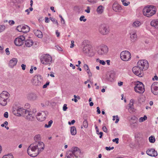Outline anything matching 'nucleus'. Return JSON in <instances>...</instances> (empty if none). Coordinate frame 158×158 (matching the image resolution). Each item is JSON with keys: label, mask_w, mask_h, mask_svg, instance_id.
Instances as JSON below:
<instances>
[{"label": "nucleus", "mask_w": 158, "mask_h": 158, "mask_svg": "<svg viewBox=\"0 0 158 158\" xmlns=\"http://www.w3.org/2000/svg\"><path fill=\"white\" fill-rule=\"evenodd\" d=\"M108 51V48L107 46L104 44L101 45L98 52L99 55H103L106 54Z\"/></svg>", "instance_id": "obj_9"}, {"label": "nucleus", "mask_w": 158, "mask_h": 158, "mask_svg": "<svg viewBox=\"0 0 158 158\" xmlns=\"http://www.w3.org/2000/svg\"><path fill=\"white\" fill-rule=\"evenodd\" d=\"M147 155L151 156L156 157L157 156V153L154 148H149L146 151Z\"/></svg>", "instance_id": "obj_16"}, {"label": "nucleus", "mask_w": 158, "mask_h": 158, "mask_svg": "<svg viewBox=\"0 0 158 158\" xmlns=\"http://www.w3.org/2000/svg\"><path fill=\"white\" fill-rule=\"evenodd\" d=\"M135 91L137 93L142 94L145 91L143 84L141 82L138 81L134 87Z\"/></svg>", "instance_id": "obj_7"}, {"label": "nucleus", "mask_w": 158, "mask_h": 158, "mask_svg": "<svg viewBox=\"0 0 158 158\" xmlns=\"http://www.w3.org/2000/svg\"><path fill=\"white\" fill-rule=\"evenodd\" d=\"M83 50L85 53L88 54L92 51L91 47L89 45H86L85 46L83 49Z\"/></svg>", "instance_id": "obj_19"}, {"label": "nucleus", "mask_w": 158, "mask_h": 158, "mask_svg": "<svg viewBox=\"0 0 158 158\" xmlns=\"http://www.w3.org/2000/svg\"><path fill=\"white\" fill-rule=\"evenodd\" d=\"M116 118V120L115 121V123H117L118 121H119V118H118V115H116V116H113V121H114L115 120V118Z\"/></svg>", "instance_id": "obj_36"}, {"label": "nucleus", "mask_w": 158, "mask_h": 158, "mask_svg": "<svg viewBox=\"0 0 158 158\" xmlns=\"http://www.w3.org/2000/svg\"><path fill=\"white\" fill-rule=\"evenodd\" d=\"M27 98L31 100L34 101L37 99L38 96L35 93H31L28 94Z\"/></svg>", "instance_id": "obj_18"}, {"label": "nucleus", "mask_w": 158, "mask_h": 158, "mask_svg": "<svg viewBox=\"0 0 158 158\" xmlns=\"http://www.w3.org/2000/svg\"><path fill=\"white\" fill-rule=\"evenodd\" d=\"M5 52L6 53V55H8L10 54V52L9 51V49L8 48H6L5 50Z\"/></svg>", "instance_id": "obj_52"}, {"label": "nucleus", "mask_w": 158, "mask_h": 158, "mask_svg": "<svg viewBox=\"0 0 158 158\" xmlns=\"http://www.w3.org/2000/svg\"><path fill=\"white\" fill-rule=\"evenodd\" d=\"M9 23L10 25H12L14 24L15 22L13 20H10L9 21Z\"/></svg>", "instance_id": "obj_54"}, {"label": "nucleus", "mask_w": 158, "mask_h": 158, "mask_svg": "<svg viewBox=\"0 0 158 158\" xmlns=\"http://www.w3.org/2000/svg\"><path fill=\"white\" fill-rule=\"evenodd\" d=\"M25 115L26 119L29 121H32L35 117V114L31 111L28 110Z\"/></svg>", "instance_id": "obj_14"}, {"label": "nucleus", "mask_w": 158, "mask_h": 158, "mask_svg": "<svg viewBox=\"0 0 158 158\" xmlns=\"http://www.w3.org/2000/svg\"><path fill=\"white\" fill-rule=\"evenodd\" d=\"M36 116L38 120L40 121H42L45 119L46 114L44 112H42L41 113H38Z\"/></svg>", "instance_id": "obj_17"}, {"label": "nucleus", "mask_w": 158, "mask_h": 158, "mask_svg": "<svg viewBox=\"0 0 158 158\" xmlns=\"http://www.w3.org/2000/svg\"><path fill=\"white\" fill-rule=\"evenodd\" d=\"M102 130L104 132H107V129L106 126H104L103 127Z\"/></svg>", "instance_id": "obj_53"}, {"label": "nucleus", "mask_w": 158, "mask_h": 158, "mask_svg": "<svg viewBox=\"0 0 158 158\" xmlns=\"http://www.w3.org/2000/svg\"><path fill=\"white\" fill-rule=\"evenodd\" d=\"M2 158H13V156L12 154H9L4 155Z\"/></svg>", "instance_id": "obj_38"}, {"label": "nucleus", "mask_w": 158, "mask_h": 158, "mask_svg": "<svg viewBox=\"0 0 158 158\" xmlns=\"http://www.w3.org/2000/svg\"><path fill=\"white\" fill-rule=\"evenodd\" d=\"M97 62H99L100 64L102 65H105L106 64V62L103 60H100L99 59H97L96 60Z\"/></svg>", "instance_id": "obj_35"}, {"label": "nucleus", "mask_w": 158, "mask_h": 158, "mask_svg": "<svg viewBox=\"0 0 158 158\" xmlns=\"http://www.w3.org/2000/svg\"><path fill=\"white\" fill-rule=\"evenodd\" d=\"M56 48L59 51H62L63 50L62 48L59 46H55Z\"/></svg>", "instance_id": "obj_43"}, {"label": "nucleus", "mask_w": 158, "mask_h": 158, "mask_svg": "<svg viewBox=\"0 0 158 158\" xmlns=\"http://www.w3.org/2000/svg\"><path fill=\"white\" fill-rule=\"evenodd\" d=\"M45 22L46 23H48L49 21V19L48 17H46L45 18Z\"/></svg>", "instance_id": "obj_62"}, {"label": "nucleus", "mask_w": 158, "mask_h": 158, "mask_svg": "<svg viewBox=\"0 0 158 158\" xmlns=\"http://www.w3.org/2000/svg\"><path fill=\"white\" fill-rule=\"evenodd\" d=\"M107 79L108 81H112L114 79V75L112 74H110L109 75V77H107Z\"/></svg>", "instance_id": "obj_34"}, {"label": "nucleus", "mask_w": 158, "mask_h": 158, "mask_svg": "<svg viewBox=\"0 0 158 158\" xmlns=\"http://www.w3.org/2000/svg\"><path fill=\"white\" fill-rule=\"evenodd\" d=\"M75 122V121L74 120H73L71 121V122H69L68 124L69 125H71V124H73Z\"/></svg>", "instance_id": "obj_51"}, {"label": "nucleus", "mask_w": 158, "mask_h": 158, "mask_svg": "<svg viewBox=\"0 0 158 158\" xmlns=\"http://www.w3.org/2000/svg\"><path fill=\"white\" fill-rule=\"evenodd\" d=\"M158 79V77L156 75L155 76H154V77L152 78V80H157Z\"/></svg>", "instance_id": "obj_59"}, {"label": "nucleus", "mask_w": 158, "mask_h": 158, "mask_svg": "<svg viewBox=\"0 0 158 158\" xmlns=\"http://www.w3.org/2000/svg\"><path fill=\"white\" fill-rule=\"evenodd\" d=\"M21 67L22 68V69L23 70H24L25 69L26 66L25 64H22L21 65Z\"/></svg>", "instance_id": "obj_56"}, {"label": "nucleus", "mask_w": 158, "mask_h": 158, "mask_svg": "<svg viewBox=\"0 0 158 158\" xmlns=\"http://www.w3.org/2000/svg\"><path fill=\"white\" fill-rule=\"evenodd\" d=\"M147 117L146 115H144L143 117H141L139 119V122L141 123L143 122L147 119Z\"/></svg>", "instance_id": "obj_31"}, {"label": "nucleus", "mask_w": 158, "mask_h": 158, "mask_svg": "<svg viewBox=\"0 0 158 158\" xmlns=\"http://www.w3.org/2000/svg\"><path fill=\"white\" fill-rule=\"evenodd\" d=\"M67 106V105L66 104H64L63 107V110L64 111H65L67 110L68 108Z\"/></svg>", "instance_id": "obj_46"}, {"label": "nucleus", "mask_w": 158, "mask_h": 158, "mask_svg": "<svg viewBox=\"0 0 158 158\" xmlns=\"http://www.w3.org/2000/svg\"><path fill=\"white\" fill-rule=\"evenodd\" d=\"M17 113L20 115L24 116L26 115V113L28 110L23 109V108L19 107L17 109Z\"/></svg>", "instance_id": "obj_21"}, {"label": "nucleus", "mask_w": 158, "mask_h": 158, "mask_svg": "<svg viewBox=\"0 0 158 158\" xmlns=\"http://www.w3.org/2000/svg\"><path fill=\"white\" fill-rule=\"evenodd\" d=\"M151 90L152 93L155 95H158V82L153 83L151 86Z\"/></svg>", "instance_id": "obj_12"}, {"label": "nucleus", "mask_w": 158, "mask_h": 158, "mask_svg": "<svg viewBox=\"0 0 158 158\" xmlns=\"http://www.w3.org/2000/svg\"><path fill=\"white\" fill-rule=\"evenodd\" d=\"M130 38L132 42L135 41L137 39V36L136 34V31L135 30L131 31L130 33Z\"/></svg>", "instance_id": "obj_20"}, {"label": "nucleus", "mask_w": 158, "mask_h": 158, "mask_svg": "<svg viewBox=\"0 0 158 158\" xmlns=\"http://www.w3.org/2000/svg\"><path fill=\"white\" fill-rule=\"evenodd\" d=\"M79 149L77 148H74L72 149V151H69L67 152L68 154L73 155L74 156H77V152H79Z\"/></svg>", "instance_id": "obj_22"}, {"label": "nucleus", "mask_w": 158, "mask_h": 158, "mask_svg": "<svg viewBox=\"0 0 158 158\" xmlns=\"http://www.w3.org/2000/svg\"><path fill=\"white\" fill-rule=\"evenodd\" d=\"M18 62V60L16 58H13L9 61V65L11 67H13L15 66Z\"/></svg>", "instance_id": "obj_23"}, {"label": "nucleus", "mask_w": 158, "mask_h": 158, "mask_svg": "<svg viewBox=\"0 0 158 158\" xmlns=\"http://www.w3.org/2000/svg\"><path fill=\"white\" fill-rule=\"evenodd\" d=\"M49 82H47L46 83L44 84L43 86V88H46L48 85H49Z\"/></svg>", "instance_id": "obj_49"}, {"label": "nucleus", "mask_w": 158, "mask_h": 158, "mask_svg": "<svg viewBox=\"0 0 158 158\" xmlns=\"http://www.w3.org/2000/svg\"><path fill=\"white\" fill-rule=\"evenodd\" d=\"M70 66L71 67H72V68L73 69H74L75 68V66L72 63H70Z\"/></svg>", "instance_id": "obj_60"}, {"label": "nucleus", "mask_w": 158, "mask_h": 158, "mask_svg": "<svg viewBox=\"0 0 158 158\" xmlns=\"http://www.w3.org/2000/svg\"><path fill=\"white\" fill-rule=\"evenodd\" d=\"M84 18H85V16L83 15H82L80 17V20L81 21H83L84 22H85L86 21V19H84Z\"/></svg>", "instance_id": "obj_41"}, {"label": "nucleus", "mask_w": 158, "mask_h": 158, "mask_svg": "<svg viewBox=\"0 0 158 158\" xmlns=\"http://www.w3.org/2000/svg\"><path fill=\"white\" fill-rule=\"evenodd\" d=\"M118 140L119 139L118 138H116L112 140V141L113 142H115L116 143L118 144Z\"/></svg>", "instance_id": "obj_44"}, {"label": "nucleus", "mask_w": 158, "mask_h": 158, "mask_svg": "<svg viewBox=\"0 0 158 158\" xmlns=\"http://www.w3.org/2000/svg\"><path fill=\"white\" fill-rule=\"evenodd\" d=\"M88 1L90 2L95 3L97 2V0H88Z\"/></svg>", "instance_id": "obj_48"}, {"label": "nucleus", "mask_w": 158, "mask_h": 158, "mask_svg": "<svg viewBox=\"0 0 158 158\" xmlns=\"http://www.w3.org/2000/svg\"><path fill=\"white\" fill-rule=\"evenodd\" d=\"M42 81L41 76L38 75L34 77L33 79V83L35 85H41Z\"/></svg>", "instance_id": "obj_15"}, {"label": "nucleus", "mask_w": 158, "mask_h": 158, "mask_svg": "<svg viewBox=\"0 0 158 158\" xmlns=\"http://www.w3.org/2000/svg\"><path fill=\"white\" fill-rule=\"evenodd\" d=\"M9 97V94L6 91H3L0 94V104L5 106L7 104V100Z\"/></svg>", "instance_id": "obj_6"}, {"label": "nucleus", "mask_w": 158, "mask_h": 158, "mask_svg": "<svg viewBox=\"0 0 158 158\" xmlns=\"http://www.w3.org/2000/svg\"><path fill=\"white\" fill-rule=\"evenodd\" d=\"M25 44L27 47H30L33 45V41L31 39H28L25 41Z\"/></svg>", "instance_id": "obj_27"}, {"label": "nucleus", "mask_w": 158, "mask_h": 158, "mask_svg": "<svg viewBox=\"0 0 158 158\" xmlns=\"http://www.w3.org/2000/svg\"><path fill=\"white\" fill-rule=\"evenodd\" d=\"M51 21L55 24H56L57 25H58V23L57 20L53 18H51Z\"/></svg>", "instance_id": "obj_40"}, {"label": "nucleus", "mask_w": 158, "mask_h": 158, "mask_svg": "<svg viewBox=\"0 0 158 158\" xmlns=\"http://www.w3.org/2000/svg\"><path fill=\"white\" fill-rule=\"evenodd\" d=\"M71 158H78V156H74L73 155H71Z\"/></svg>", "instance_id": "obj_64"}, {"label": "nucleus", "mask_w": 158, "mask_h": 158, "mask_svg": "<svg viewBox=\"0 0 158 158\" xmlns=\"http://www.w3.org/2000/svg\"><path fill=\"white\" fill-rule=\"evenodd\" d=\"M35 142L31 144L28 147L27 152L31 156L35 157L42 151L44 148V144L43 142L39 141L40 140L41 136L39 134L36 135L34 138Z\"/></svg>", "instance_id": "obj_1"}, {"label": "nucleus", "mask_w": 158, "mask_h": 158, "mask_svg": "<svg viewBox=\"0 0 158 158\" xmlns=\"http://www.w3.org/2000/svg\"><path fill=\"white\" fill-rule=\"evenodd\" d=\"M34 33L35 35L40 38H41L43 37V35L42 32L38 30H35L34 31Z\"/></svg>", "instance_id": "obj_26"}, {"label": "nucleus", "mask_w": 158, "mask_h": 158, "mask_svg": "<svg viewBox=\"0 0 158 158\" xmlns=\"http://www.w3.org/2000/svg\"><path fill=\"white\" fill-rule=\"evenodd\" d=\"M103 7L102 6H100L98 7L97 9V11L99 13H102L103 12Z\"/></svg>", "instance_id": "obj_32"}, {"label": "nucleus", "mask_w": 158, "mask_h": 158, "mask_svg": "<svg viewBox=\"0 0 158 158\" xmlns=\"http://www.w3.org/2000/svg\"><path fill=\"white\" fill-rule=\"evenodd\" d=\"M134 101L133 99L130 100V103L127 105V109L130 113L135 112V109L134 107Z\"/></svg>", "instance_id": "obj_13"}, {"label": "nucleus", "mask_w": 158, "mask_h": 158, "mask_svg": "<svg viewBox=\"0 0 158 158\" xmlns=\"http://www.w3.org/2000/svg\"><path fill=\"white\" fill-rule=\"evenodd\" d=\"M112 7L113 10L115 12H119L122 9L120 5L116 4H114Z\"/></svg>", "instance_id": "obj_24"}, {"label": "nucleus", "mask_w": 158, "mask_h": 158, "mask_svg": "<svg viewBox=\"0 0 158 158\" xmlns=\"http://www.w3.org/2000/svg\"><path fill=\"white\" fill-rule=\"evenodd\" d=\"M25 37L23 35H20L18 37L15 39L14 43L17 46L22 45L25 40Z\"/></svg>", "instance_id": "obj_10"}, {"label": "nucleus", "mask_w": 158, "mask_h": 158, "mask_svg": "<svg viewBox=\"0 0 158 158\" xmlns=\"http://www.w3.org/2000/svg\"><path fill=\"white\" fill-rule=\"evenodd\" d=\"M142 24L141 22L138 20L135 21L132 23V26L135 28H137L140 27Z\"/></svg>", "instance_id": "obj_28"}, {"label": "nucleus", "mask_w": 158, "mask_h": 158, "mask_svg": "<svg viewBox=\"0 0 158 158\" xmlns=\"http://www.w3.org/2000/svg\"><path fill=\"white\" fill-rule=\"evenodd\" d=\"M53 123V121L52 120H50V121H49L48 122V124H45V127L48 128L49 127H51L52 123Z\"/></svg>", "instance_id": "obj_37"}, {"label": "nucleus", "mask_w": 158, "mask_h": 158, "mask_svg": "<svg viewBox=\"0 0 158 158\" xmlns=\"http://www.w3.org/2000/svg\"><path fill=\"white\" fill-rule=\"evenodd\" d=\"M5 28V27L4 25L0 26V32L3 31Z\"/></svg>", "instance_id": "obj_42"}, {"label": "nucleus", "mask_w": 158, "mask_h": 158, "mask_svg": "<svg viewBox=\"0 0 158 158\" xmlns=\"http://www.w3.org/2000/svg\"><path fill=\"white\" fill-rule=\"evenodd\" d=\"M148 61L144 60H139L137 63V66L134 67L132 69V71L136 75L142 77L141 72L143 69L146 70L148 67Z\"/></svg>", "instance_id": "obj_2"}, {"label": "nucleus", "mask_w": 158, "mask_h": 158, "mask_svg": "<svg viewBox=\"0 0 158 158\" xmlns=\"http://www.w3.org/2000/svg\"><path fill=\"white\" fill-rule=\"evenodd\" d=\"M85 11L86 12L88 13H90V7L89 6H87V9L85 10Z\"/></svg>", "instance_id": "obj_50"}, {"label": "nucleus", "mask_w": 158, "mask_h": 158, "mask_svg": "<svg viewBox=\"0 0 158 158\" xmlns=\"http://www.w3.org/2000/svg\"><path fill=\"white\" fill-rule=\"evenodd\" d=\"M151 25L156 29H158V19L152 20L151 22Z\"/></svg>", "instance_id": "obj_25"}, {"label": "nucleus", "mask_w": 158, "mask_h": 158, "mask_svg": "<svg viewBox=\"0 0 158 158\" xmlns=\"http://www.w3.org/2000/svg\"><path fill=\"white\" fill-rule=\"evenodd\" d=\"M17 30L19 32L26 33L29 31L30 28L27 25H20L17 27Z\"/></svg>", "instance_id": "obj_11"}, {"label": "nucleus", "mask_w": 158, "mask_h": 158, "mask_svg": "<svg viewBox=\"0 0 158 158\" xmlns=\"http://www.w3.org/2000/svg\"><path fill=\"white\" fill-rule=\"evenodd\" d=\"M56 35L57 37H58L60 35V33L59 32H58L57 31H56Z\"/></svg>", "instance_id": "obj_63"}, {"label": "nucleus", "mask_w": 158, "mask_h": 158, "mask_svg": "<svg viewBox=\"0 0 158 158\" xmlns=\"http://www.w3.org/2000/svg\"><path fill=\"white\" fill-rule=\"evenodd\" d=\"M120 57L123 61H129L131 58V54L127 51H123L120 53Z\"/></svg>", "instance_id": "obj_8"}, {"label": "nucleus", "mask_w": 158, "mask_h": 158, "mask_svg": "<svg viewBox=\"0 0 158 158\" xmlns=\"http://www.w3.org/2000/svg\"><path fill=\"white\" fill-rule=\"evenodd\" d=\"M97 112L98 114H100L101 111H100V110L99 107H97Z\"/></svg>", "instance_id": "obj_58"}, {"label": "nucleus", "mask_w": 158, "mask_h": 158, "mask_svg": "<svg viewBox=\"0 0 158 158\" xmlns=\"http://www.w3.org/2000/svg\"><path fill=\"white\" fill-rule=\"evenodd\" d=\"M106 150L107 151H110L111 150H112L114 148V147H106L105 148Z\"/></svg>", "instance_id": "obj_45"}, {"label": "nucleus", "mask_w": 158, "mask_h": 158, "mask_svg": "<svg viewBox=\"0 0 158 158\" xmlns=\"http://www.w3.org/2000/svg\"><path fill=\"white\" fill-rule=\"evenodd\" d=\"M87 73L88 74L89 76H91V73L90 72L89 69V70H87Z\"/></svg>", "instance_id": "obj_61"}, {"label": "nucleus", "mask_w": 158, "mask_h": 158, "mask_svg": "<svg viewBox=\"0 0 158 158\" xmlns=\"http://www.w3.org/2000/svg\"><path fill=\"white\" fill-rule=\"evenodd\" d=\"M149 140L151 143H153L155 141V139L154 136L152 135L149 138Z\"/></svg>", "instance_id": "obj_30"}, {"label": "nucleus", "mask_w": 158, "mask_h": 158, "mask_svg": "<svg viewBox=\"0 0 158 158\" xmlns=\"http://www.w3.org/2000/svg\"><path fill=\"white\" fill-rule=\"evenodd\" d=\"M40 59L41 63L45 65H50L52 63V59L51 56L49 54H43L39 56Z\"/></svg>", "instance_id": "obj_5"}, {"label": "nucleus", "mask_w": 158, "mask_h": 158, "mask_svg": "<svg viewBox=\"0 0 158 158\" xmlns=\"http://www.w3.org/2000/svg\"><path fill=\"white\" fill-rule=\"evenodd\" d=\"M70 132L72 135H74L77 133L76 129L75 127L73 126L71 127Z\"/></svg>", "instance_id": "obj_29"}, {"label": "nucleus", "mask_w": 158, "mask_h": 158, "mask_svg": "<svg viewBox=\"0 0 158 158\" xmlns=\"http://www.w3.org/2000/svg\"><path fill=\"white\" fill-rule=\"evenodd\" d=\"M98 30L101 35H104L108 34L110 31L109 26L105 23H101L99 25L98 27Z\"/></svg>", "instance_id": "obj_3"}, {"label": "nucleus", "mask_w": 158, "mask_h": 158, "mask_svg": "<svg viewBox=\"0 0 158 158\" xmlns=\"http://www.w3.org/2000/svg\"><path fill=\"white\" fill-rule=\"evenodd\" d=\"M121 1L123 2V5L125 6H128L130 4V2H125L126 1L124 0H122Z\"/></svg>", "instance_id": "obj_39"}, {"label": "nucleus", "mask_w": 158, "mask_h": 158, "mask_svg": "<svg viewBox=\"0 0 158 158\" xmlns=\"http://www.w3.org/2000/svg\"><path fill=\"white\" fill-rule=\"evenodd\" d=\"M4 117L6 118H7L8 117V113L7 112H5L4 114Z\"/></svg>", "instance_id": "obj_55"}, {"label": "nucleus", "mask_w": 158, "mask_h": 158, "mask_svg": "<svg viewBox=\"0 0 158 158\" xmlns=\"http://www.w3.org/2000/svg\"><path fill=\"white\" fill-rule=\"evenodd\" d=\"M153 6H148L145 7L143 10V15L148 17H150L156 14V11Z\"/></svg>", "instance_id": "obj_4"}, {"label": "nucleus", "mask_w": 158, "mask_h": 158, "mask_svg": "<svg viewBox=\"0 0 158 158\" xmlns=\"http://www.w3.org/2000/svg\"><path fill=\"white\" fill-rule=\"evenodd\" d=\"M71 44L70 46V48H73L74 47V41L73 40H72L71 41Z\"/></svg>", "instance_id": "obj_57"}, {"label": "nucleus", "mask_w": 158, "mask_h": 158, "mask_svg": "<svg viewBox=\"0 0 158 158\" xmlns=\"http://www.w3.org/2000/svg\"><path fill=\"white\" fill-rule=\"evenodd\" d=\"M83 127L85 128L88 127V124L87 120H85L83 123Z\"/></svg>", "instance_id": "obj_33"}, {"label": "nucleus", "mask_w": 158, "mask_h": 158, "mask_svg": "<svg viewBox=\"0 0 158 158\" xmlns=\"http://www.w3.org/2000/svg\"><path fill=\"white\" fill-rule=\"evenodd\" d=\"M83 67L86 70H89V69L88 65L86 64H84Z\"/></svg>", "instance_id": "obj_47"}]
</instances>
